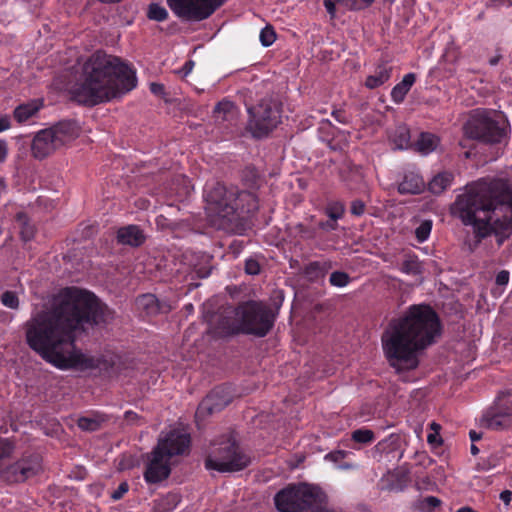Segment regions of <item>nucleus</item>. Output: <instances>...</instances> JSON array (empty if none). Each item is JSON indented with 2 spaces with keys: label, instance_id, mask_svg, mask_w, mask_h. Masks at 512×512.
<instances>
[{
  "label": "nucleus",
  "instance_id": "obj_1",
  "mask_svg": "<svg viewBox=\"0 0 512 512\" xmlns=\"http://www.w3.org/2000/svg\"><path fill=\"white\" fill-rule=\"evenodd\" d=\"M108 307L91 292L76 287L61 290L51 309L33 313L25 323L26 342L42 359L61 370L98 367V360L75 346V333L84 324H100L110 317Z\"/></svg>",
  "mask_w": 512,
  "mask_h": 512
},
{
  "label": "nucleus",
  "instance_id": "obj_2",
  "mask_svg": "<svg viewBox=\"0 0 512 512\" xmlns=\"http://www.w3.org/2000/svg\"><path fill=\"white\" fill-rule=\"evenodd\" d=\"M440 335L437 314L427 305H413L392 320L381 337L384 356L396 373L419 366V355Z\"/></svg>",
  "mask_w": 512,
  "mask_h": 512
},
{
  "label": "nucleus",
  "instance_id": "obj_3",
  "mask_svg": "<svg viewBox=\"0 0 512 512\" xmlns=\"http://www.w3.org/2000/svg\"><path fill=\"white\" fill-rule=\"evenodd\" d=\"M464 223L472 224L481 237L512 229V182L479 180L468 185L455 201Z\"/></svg>",
  "mask_w": 512,
  "mask_h": 512
},
{
  "label": "nucleus",
  "instance_id": "obj_4",
  "mask_svg": "<svg viewBox=\"0 0 512 512\" xmlns=\"http://www.w3.org/2000/svg\"><path fill=\"white\" fill-rule=\"evenodd\" d=\"M136 84L134 70L118 58L98 51L84 64L81 81L72 85L69 93L78 103L94 106L124 95Z\"/></svg>",
  "mask_w": 512,
  "mask_h": 512
},
{
  "label": "nucleus",
  "instance_id": "obj_5",
  "mask_svg": "<svg viewBox=\"0 0 512 512\" xmlns=\"http://www.w3.org/2000/svg\"><path fill=\"white\" fill-rule=\"evenodd\" d=\"M204 199L209 221L219 229L226 228L237 211L252 213L258 209L257 198L253 193L226 187L219 182L206 184Z\"/></svg>",
  "mask_w": 512,
  "mask_h": 512
},
{
  "label": "nucleus",
  "instance_id": "obj_6",
  "mask_svg": "<svg viewBox=\"0 0 512 512\" xmlns=\"http://www.w3.org/2000/svg\"><path fill=\"white\" fill-rule=\"evenodd\" d=\"M235 323L223 326L222 335L235 333L254 334L260 337L265 336L273 326L274 316L271 310L264 304L258 302H247L234 311Z\"/></svg>",
  "mask_w": 512,
  "mask_h": 512
},
{
  "label": "nucleus",
  "instance_id": "obj_7",
  "mask_svg": "<svg viewBox=\"0 0 512 512\" xmlns=\"http://www.w3.org/2000/svg\"><path fill=\"white\" fill-rule=\"evenodd\" d=\"M250 458L241 450L232 435H224L213 442L205 460L208 470L236 472L246 468Z\"/></svg>",
  "mask_w": 512,
  "mask_h": 512
},
{
  "label": "nucleus",
  "instance_id": "obj_8",
  "mask_svg": "<svg viewBox=\"0 0 512 512\" xmlns=\"http://www.w3.org/2000/svg\"><path fill=\"white\" fill-rule=\"evenodd\" d=\"M249 121L247 130L254 138H263L280 123L281 109L279 103L270 98H263L257 105L247 109Z\"/></svg>",
  "mask_w": 512,
  "mask_h": 512
},
{
  "label": "nucleus",
  "instance_id": "obj_9",
  "mask_svg": "<svg viewBox=\"0 0 512 512\" xmlns=\"http://www.w3.org/2000/svg\"><path fill=\"white\" fill-rule=\"evenodd\" d=\"M464 134L471 139L487 143H498L504 138L505 131L491 117L490 112L477 109L471 113L464 125Z\"/></svg>",
  "mask_w": 512,
  "mask_h": 512
},
{
  "label": "nucleus",
  "instance_id": "obj_10",
  "mask_svg": "<svg viewBox=\"0 0 512 512\" xmlns=\"http://www.w3.org/2000/svg\"><path fill=\"white\" fill-rule=\"evenodd\" d=\"M226 0H167L170 9L178 16L201 21L208 18Z\"/></svg>",
  "mask_w": 512,
  "mask_h": 512
},
{
  "label": "nucleus",
  "instance_id": "obj_11",
  "mask_svg": "<svg viewBox=\"0 0 512 512\" xmlns=\"http://www.w3.org/2000/svg\"><path fill=\"white\" fill-rule=\"evenodd\" d=\"M189 446V434L180 430H172L165 437L159 439L154 450L172 460L174 456L184 454Z\"/></svg>",
  "mask_w": 512,
  "mask_h": 512
},
{
  "label": "nucleus",
  "instance_id": "obj_12",
  "mask_svg": "<svg viewBox=\"0 0 512 512\" xmlns=\"http://www.w3.org/2000/svg\"><path fill=\"white\" fill-rule=\"evenodd\" d=\"M40 470V460L38 457L33 456L21 459L5 468L3 471V477L8 482L21 483L36 475Z\"/></svg>",
  "mask_w": 512,
  "mask_h": 512
},
{
  "label": "nucleus",
  "instance_id": "obj_13",
  "mask_svg": "<svg viewBox=\"0 0 512 512\" xmlns=\"http://www.w3.org/2000/svg\"><path fill=\"white\" fill-rule=\"evenodd\" d=\"M171 459L153 449L144 472L148 484H157L167 479L171 473Z\"/></svg>",
  "mask_w": 512,
  "mask_h": 512
},
{
  "label": "nucleus",
  "instance_id": "obj_14",
  "mask_svg": "<svg viewBox=\"0 0 512 512\" xmlns=\"http://www.w3.org/2000/svg\"><path fill=\"white\" fill-rule=\"evenodd\" d=\"M231 402L230 393L221 387H217L210 392L199 404L196 417L204 418L213 413L224 409Z\"/></svg>",
  "mask_w": 512,
  "mask_h": 512
},
{
  "label": "nucleus",
  "instance_id": "obj_15",
  "mask_svg": "<svg viewBox=\"0 0 512 512\" xmlns=\"http://www.w3.org/2000/svg\"><path fill=\"white\" fill-rule=\"evenodd\" d=\"M300 512H313L327 504L326 493L318 486L310 484L299 485Z\"/></svg>",
  "mask_w": 512,
  "mask_h": 512
},
{
  "label": "nucleus",
  "instance_id": "obj_16",
  "mask_svg": "<svg viewBox=\"0 0 512 512\" xmlns=\"http://www.w3.org/2000/svg\"><path fill=\"white\" fill-rule=\"evenodd\" d=\"M51 128L40 130L33 138L31 145L32 155L37 159H44L59 149Z\"/></svg>",
  "mask_w": 512,
  "mask_h": 512
},
{
  "label": "nucleus",
  "instance_id": "obj_17",
  "mask_svg": "<svg viewBox=\"0 0 512 512\" xmlns=\"http://www.w3.org/2000/svg\"><path fill=\"white\" fill-rule=\"evenodd\" d=\"M274 501L280 512H300L299 485L290 486L279 491Z\"/></svg>",
  "mask_w": 512,
  "mask_h": 512
},
{
  "label": "nucleus",
  "instance_id": "obj_18",
  "mask_svg": "<svg viewBox=\"0 0 512 512\" xmlns=\"http://www.w3.org/2000/svg\"><path fill=\"white\" fill-rule=\"evenodd\" d=\"M50 128L60 148L77 139L81 133L80 125L74 120L60 121Z\"/></svg>",
  "mask_w": 512,
  "mask_h": 512
},
{
  "label": "nucleus",
  "instance_id": "obj_19",
  "mask_svg": "<svg viewBox=\"0 0 512 512\" xmlns=\"http://www.w3.org/2000/svg\"><path fill=\"white\" fill-rule=\"evenodd\" d=\"M425 187V182L419 173L408 171L404 174L402 181L398 185V191L401 194H418Z\"/></svg>",
  "mask_w": 512,
  "mask_h": 512
},
{
  "label": "nucleus",
  "instance_id": "obj_20",
  "mask_svg": "<svg viewBox=\"0 0 512 512\" xmlns=\"http://www.w3.org/2000/svg\"><path fill=\"white\" fill-rule=\"evenodd\" d=\"M117 240L120 244L136 247L144 242L145 236L138 226L128 225L118 230Z\"/></svg>",
  "mask_w": 512,
  "mask_h": 512
},
{
  "label": "nucleus",
  "instance_id": "obj_21",
  "mask_svg": "<svg viewBox=\"0 0 512 512\" xmlns=\"http://www.w3.org/2000/svg\"><path fill=\"white\" fill-rule=\"evenodd\" d=\"M481 422L488 429L501 430L512 425V415L504 412H487Z\"/></svg>",
  "mask_w": 512,
  "mask_h": 512
},
{
  "label": "nucleus",
  "instance_id": "obj_22",
  "mask_svg": "<svg viewBox=\"0 0 512 512\" xmlns=\"http://www.w3.org/2000/svg\"><path fill=\"white\" fill-rule=\"evenodd\" d=\"M108 419L106 414L96 411L80 417L77 420V425L83 431L93 432L100 429Z\"/></svg>",
  "mask_w": 512,
  "mask_h": 512
},
{
  "label": "nucleus",
  "instance_id": "obj_23",
  "mask_svg": "<svg viewBox=\"0 0 512 512\" xmlns=\"http://www.w3.org/2000/svg\"><path fill=\"white\" fill-rule=\"evenodd\" d=\"M416 76L414 73L406 74L402 81L396 84L391 91V99L394 103L399 104L402 103L405 99V96L415 83Z\"/></svg>",
  "mask_w": 512,
  "mask_h": 512
},
{
  "label": "nucleus",
  "instance_id": "obj_24",
  "mask_svg": "<svg viewBox=\"0 0 512 512\" xmlns=\"http://www.w3.org/2000/svg\"><path fill=\"white\" fill-rule=\"evenodd\" d=\"M454 175L452 172L443 171L435 175L428 184L429 190L436 195L443 193L452 185Z\"/></svg>",
  "mask_w": 512,
  "mask_h": 512
},
{
  "label": "nucleus",
  "instance_id": "obj_25",
  "mask_svg": "<svg viewBox=\"0 0 512 512\" xmlns=\"http://www.w3.org/2000/svg\"><path fill=\"white\" fill-rule=\"evenodd\" d=\"M374 0H324V6L331 17L335 16V2L350 10H359L373 3Z\"/></svg>",
  "mask_w": 512,
  "mask_h": 512
},
{
  "label": "nucleus",
  "instance_id": "obj_26",
  "mask_svg": "<svg viewBox=\"0 0 512 512\" xmlns=\"http://www.w3.org/2000/svg\"><path fill=\"white\" fill-rule=\"evenodd\" d=\"M391 77V68L387 65H380L377 67L373 75L366 78L365 86L368 89H375L386 83Z\"/></svg>",
  "mask_w": 512,
  "mask_h": 512
},
{
  "label": "nucleus",
  "instance_id": "obj_27",
  "mask_svg": "<svg viewBox=\"0 0 512 512\" xmlns=\"http://www.w3.org/2000/svg\"><path fill=\"white\" fill-rule=\"evenodd\" d=\"M439 145V138L431 133H421L416 142L417 150L423 154L428 155L433 152Z\"/></svg>",
  "mask_w": 512,
  "mask_h": 512
},
{
  "label": "nucleus",
  "instance_id": "obj_28",
  "mask_svg": "<svg viewBox=\"0 0 512 512\" xmlns=\"http://www.w3.org/2000/svg\"><path fill=\"white\" fill-rule=\"evenodd\" d=\"M41 108V104L34 101L26 104L19 105L14 110V118L19 123H24L33 117Z\"/></svg>",
  "mask_w": 512,
  "mask_h": 512
},
{
  "label": "nucleus",
  "instance_id": "obj_29",
  "mask_svg": "<svg viewBox=\"0 0 512 512\" xmlns=\"http://www.w3.org/2000/svg\"><path fill=\"white\" fill-rule=\"evenodd\" d=\"M236 114V107L231 101H221L214 108V117L217 121L232 120Z\"/></svg>",
  "mask_w": 512,
  "mask_h": 512
},
{
  "label": "nucleus",
  "instance_id": "obj_30",
  "mask_svg": "<svg viewBox=\"0 0 512 512\" xmlns=\"http://www.w3.org/2000/svg\"><path fill=\"white\" fill-rule=\"evenodd\" d=\"M390 139L396 149H405L409 146L410 132L409 129L404 126L396 127L390 135Z\"/></svg>",
  "mask_w": 512,
  "mask_h": 512
},
{
  "label": "nucleus",
  "instance_id": "obj_31",
  "mask_svg": "<svg viewBox=\"0 0 512 512\" xmlns=\"http://www.w3.org/2000/svg\"><path fill=\"white\" fill-rule=\"evenodd\" d=\"M180 502V497L175 493L167 494L156 502L159 512H169L174 510Z\"/></svg>",
  "mask_w": 512,
  "mask_h": 512
},
{
  "label": "nucleus",
  "instance_id": "obj_32",
  "mask_svg": "<svg viewBox=\"0 0 512 512\" xmlns=\"http://www.w3.org/2000/svg\"><path fill=\"white\" fill-rule=\"evenodd\" d=\"M400 270L408 275H418L421 273V265L416 256H407L403 261Z\"/></svg>",
  "mask_w": 512,
  "mask_h": 512
},
{
  "label": "nucleus",
  "instance_id": "obj_33",
  "mask_svg": "<svg viewBox=\"0 0 512 512\" xmlns=\"http://www.w3.org/2000/svg\"><path fill=\"white\" fill-rule=\"evenodd\" d=\"M147 17L150 20L162 22L167 19L168 12L165 9V7H163L157 3H152L148 7Z\"/></svg>",
  "mask_w": 512,
  "mask_h": 512
},
{
  "label": "nucleus",
  "instance_id": "obj_34",
  "mask_svg": "<svg viewBox=\"0 0 512 512\" xmlns=\"http://www.w3.org/2000/svg\"><path fill=\"white\" fill-rule=\"evenodd\" d=\"M137 304L140 308H143L147 313H154L157 311V299L154 295L146 294L142 295L137 299Z\"/></svg>",
  "mask_w": 512,
  "mask_h": 512
},
{
  "label": "nucleus",
  "instance_id": "obj_35",
  "mask_svg": "<svg viewBox=\"0 0 512 512\" xmlns=\"http://www.w3.org/2000/svg\"><path fill=\"white\" fill-rule=\"evenodd\" d=\"M327 216L334 221L341 219L345 212V206L341 202H331L326 207Z\"/></svg>",
  "mask_w": 512,
  "mask_h": 512
},
{
  "label": "nucleus",
  "instance_id": "obj_36",
  "mask_svg": "<svg viewBox=\"0 0 512 512\" xmlns=\"http://www.w3.org/2000/svg\"><path fill=\"white\" fill-rule=\"evenodd\" d=\"M352 439L362 444L371 443L374 440V433L370 429H357L352 432Z\"/></svg>",
  "mask_w": 512,
  "mask_h": 512
},
{
  "label": "nucleus",
  "instance_id": "obj_37",
  "mask_svg": "<svg viewBox=\"0 0 512 512\" xmlns=\"http://www.w3.org/2000/svg\"><path fill=\"white\" fill-rule=\"evenodd\" d=\"M432 222L429 220L423 221L415 230L417 240L422 243L426 241L431 233Z\"/></svg>",
  "mask_w": 512,
  "mask_h": 512
},
{
  "label": "nucleus",
  "instance_id": "obj_38",
  "mask_svg": "<svg viewBox=\"0 0 512 512\" xmlns=\"http://www.w3.org/2000/svg\"><path fill=\"white\" fill-rule=\"evenodd\" d=\"M260 42L263 46L268 47L272 45L276 40V34L271 26H266L260 32Z\"/></svg>",
  "mask_w": 512,
  "mask_h": 512
},
{
  "label": "nucleus",
  "instance_id": "obj_39",
  "mask_svg": "<svg viewBox=\"0 0 512 512\" xmlns=\"http://www.w3.org/2000/svg\"><path fill=\"white\" fill-rule=\"evenodd\" d=\"M329 281L335 287H345L349 283L348 274L335 271L330 275Z\"/></svg>",
  "mask_w": 512,
  "mask_h": 512
},
{
  "label": "nucleus",
  "instance_id": "obj_40",
  "mask_svg": "<svg viewBox=\"0 0 512 512\" xmlns=\"http://www.w3.org/2000/svg\"><path fill=\"white\" fill-rule=\"evenodd\" d=\"M1 302L4 306L11 309H16L19 306V300L17 295L11 291H6L2 294Z\"/></svg>",
  "mask_w": 512,
  "mask_h": 512
},
{
  "label": "nucleus",
  "instance_id": "obj_41",
  "mask_svg": "<svg viewBox=\"0 0 512 512\" xmlns=\"http://www.w3.org/2000/svg\"><path fill=\"white\" fill-rule=\"evenodd\" d=\"M441 505V500L435 496H428L423 499L422 507L427 509L429 512Z\"/></svg>",
  "mask_w": 512,
  "mask_h": 512
},
{
  "label": "nucleus",
  "instance_id": "obj_42",
  "mask_svg": "<svg viewBox=\"0 0 512 512\" xmlns=\"http://www.w3.org/2000/svg\"><path fill=\"white\" fill-rule=\"evenodd\" d=\"M19 221L22 222L21 236L24 241H29L34 236V228L25 221H22V216H19Z\"/></svg>",
  "mask_w": 512,
  "mask_h": 512
},
{
  "label": "nucleus",
  "instance_id": "obj_43",
  "mask_svg": "<svg viewBox=\"0 0 512 512\" xmlns=\"http://www.w3.org/2000/svg\"><path fill=\"white\" fill-rule=\"evenodd\" d=\"M129 490V484L127 482H122L118 488L113 491L111 494V498L114 501L120 500Z\"/></svg>",
  "mask_w": 512,
  "mask_h": 512
},
{
  "label": "nucleus",
  "instance_id": "obj_44",
  "mask_svg": "<svg viewBox=\"0 0 512 512\" xmlns=\"http://www.w3.org/2000/svg\"><path fill=\"white\" fill-rule=\"evenodd\" d=\"M347 455H348L347 451L337 450V451H333V452H330L327 455H325V459L329 460L331 462L337 463V462L343 460Z\"/></svg>",
  "mask_w": 512,
  "mask_h": 512
},
{
  "label": "nucleus",
  "instance_id": "obj_45",
  "mask_svg": "<svg viewBox=\"0 0 512 512\" xmlns=\"http://www.w3.org/2000/svg\"><path fill=\"white\" fill-rule=\"evenodd\" d=\"M510 274L507 270L500 271L495 278V282L499 286H506L509 282Z\"/></svg>",
  "mask_w": 512,
  "mask_h": 512
},
{
  "label": "nucleus",
  "instance_id": "obj_46",
  "mask_svg": "<svg viewBox=\"0 0 512 512\" xmlns=\"http://www.w3.org/2000/svg\"><path fill=\"white\" fill-rule=\"evenodd\" d=\"M245 270L250 275H256L260 272V267L257 261L247 260L245 264Z\"/></svg>",
  "mask_w": 512,
  "mask_h": 512
},
{
  "label": "nucleus",
  "instance_id": "obj_47",
  "mask_svg": "<svg viewBox=\"0 0 512 512\" xmlns=\"http://www.w3.org/2000/svg\"><path fill=\"white\" fill-rule=\"evenodd\" d=\"M350 210H351L352 214H354L356 216H360L365 211V205L362 201L355 200L352 202Z\"/></svg>",
  "mask_w": 512,
  "mask_h": 512
},
{
  "label": "nucleus",
  "instance_id": "obj_48",
  "mask_svg": "<svg viewBox=\"0 0 512 512\" xmlns=\"http://www.w3.org/2000/svg\"><path fill=\"white\" fill-rule=\"evenodd\" d=\"M427 442L434 447L440 446L442 444V439L439 432H430L427 436Z\"/></svg>",
  "mask_w": 512,
  "mask_h": 512
},
{
  "label": "nucleus",
  "instance_id": "obj_49",
  "mask_svg": "<svg viewBox=\"0 0 512 512\" xmlns=\"http://www.w3.org/2000/svg\"><path fill=\"white\" fill-rule=\"evenodd\" d=\"M332 116L339 122V123H342V124H346L348 123V117L346 115V113L342 110H334L332 112Z\"/></svg>",
  "mask_w": 512,
  "mask_h": 512
},
{
  "label": "nucleus",
  "instance_id": "obj_50",
  "mask_svg": "<svg viewBox=\"0 0 512 512\" xmlns=\"http://www.w3.org/2000/svg\"><path fill=\"white\" fill-rule=\"evenodd\" d=\"M318 226L322 230L332 231V230H335L337 228V221H334V220L330 219L329 221H326V222H320L318 224Z\"/></svg>",
  "mask_w": 512,
  "mask_h": 512
},
{
  "label": "nucleus",
  "instance_id": "obj_51",
  "mask_svg": "<svg viewBox=\"0 0 512 512\" xmlns=\"http://www.w3.org/2000/svg\"><path fill=\"white\" fill-rule=\"evenodd\" d=\"M150 91L157 96H163L164 95V86L160 83H151Z\"/></svg>",
  "mask_w": 512,
  "mask_h": 512
},
{
  "label": "nucleus",
  "instance_id": "obj_52",
  "mask_svg": "<svg viewBox=\"0 0 512 512\" xmlns=\"http://www.w3.org/2000/svg\"><path fill=\"white\" fill-rule=\"evenodd\" d=\"M10 452V445L9 443L4 440L0 439V458L6 456Z\"/></svg>",
  "mask_w": 512,
  "mask_h": 512
},
{
  "label": "nucleus",
  "instance_id": "obj_53",
  "mask_svg": "<svg viewBox=\"0 0 512 512\" xmlns=\"http://www.w3.org/2000/svg\"><path fill=\"white\" fill-rule=\"evenodd\" d=\"M499 497L504 502V504L508 506L512 499V493L510 490H504L500 493Z\"/></svg>",
  "mask_w": 512,
  "mask_h": 512
},
{
  "label": "nucleus",
  "instance_id": "obj_54",
  "mask_svg": "<svg viewBox=\"0 0 512 512\" xmlns=\"http://www.w3.org/2000/svg\"><path fill=\"white\" fill-rule=\"evenodd\" d=\"M7 143L4 140H0V162H3L7 157Z\"/></svg>",
  "mask_w": 512,
  "mask_h": 512
},
{
  "label": "nucleus",
  "instance_id": "obj_55",
  "mask_svg": "<svg viewBox=\"0 0 512 512\" xmlns=\"http://www.w3.org/2000/svg\"><path fill=\"white\" fill-rule=\"evenodd\" d=\"M10 128V120L8 117L0 118V132L6 131Z\"/></svg>",
  "mask_w": 512,
  "mask_h": 512
},
{
  "label": "nucleus",
  "instance_id": "obj_56",
  "mask_svg": "<svg viewBox=\"0 0 512 512\" xmlns=\"http://www.w3.org/2000/svg\"><path fill=\"white\" fill-rule=\"evenodd\" d=\"M491 3L496 7L510 6L512 5V0H491Z\"/></svg>",
  "mask_w": 512,
  "mask_h": 512
},
{
  "label": "nucleus",
  "instance_id": "obj_57",
  "mask_svg": "<svg viewBox=\"0 0 512 512\" xmlns=\"http://www.w3.org/2000/svg\"><path fill=\"white\" fill-rule=\"evenodd\" d=\"M124 416L127 421H134L138 417V415L133 411H126Z\"/></svg>",
  "mask_w": 512,
  "mask_h": 512
},
{
  "label": "nucleus",
  "instance_id": "obj_58",
  "mask_svg": "<svg viewBox=\"0 0 512 512\" xmlns=\"http://www.w3.org/2000/svg\"><path fill=\"white\" fill-rule=\"evenodd\" d=\"M192 68H193V62L192 61L186 62L183 67V69L185 70L184 74L187 75L188 73H190Z\"/></svg>",
  "mask_w": 512,
  "mask_h": 512
},
{
  "label": "nucleus",
  "instance_id": "obj_59",
  "mask_svg": "<svg viewBox=\"0 0 512 512\" xmlns=\"http://www.w3.org/2000/svg\"><path fill=\"white\" fill-rule=\"evenodd\" d=\"M469 435H470V439H471L473 442H474V441H477V440H479V439L481 438V435H480V434H478V433H477V432H475V431H470Z\"/></svg>",
  "mask_w": 512,
  "mask_h": 512
},
{
  "label": "nucleus",
  "instance_id": "obj_60",
  "mask_svg": "<svg viewBox=\"0 0 512 512\" xmlns=\"http://www.w3.org/2000/svg\"><path fill=\"white\" fill-rule=\"evenodd\" d=\"M430 429H431L432 432H436V431L440 432L441 426L438 423H436V422H432L430 424Z\"/></svg>",
  "mask_w": 512,
  "mask_h": 512
},
{
  "label": "nucleus",
  "instance_id": "obj_61",
  "mask_svg": "<svg viewBox=\"0 0 512 512\" xmlns=\"http://www.w3.org/2000/svg\"><path fill=\"white\" fill-rule=\"evenodd\" d=\"M456 512H477V511L469 506H464V507L459 508Z\"/></svg>",
  "mask_w": 512,
  "mask_h": 512
},
{
  "label": "nucleus",
  "instance_id": "obj_62",
  "mask_svg": "<svg viewBox=\"0 0 512 512\" xmlns=\"http://www.w3.org/2000/svg\"><path fill=\"white\" fill-rule=\"evenodd\" d=\"M353 468H355V465L349 464V463L339 465V469H342V470H348V469H353Z\"/></svg>",
  "mask_w": 512,
  "mask_h": 512
},
{
  "label": "nucleus",
  "instance_id": "obj_63",
  "mask_svg": "<svg viewBox=\"0 0 512 512\" xmlns=\"http://www.w3.org/2000/svg\"><path fill=\"white\" fill-rule=\"evenodd\" d=\"M478 452H479L478 448L474 444H472L471 445V453L473 455H476Z\"/></svg>",
  "mask_w": 512,
  "mask_h": 512
},
{
  "label": "nucleus",
  "instance_id": "obj_64",
  "mask_svg": "<svg viewBox=\"0 0 512 512\" xmlns=\"http://www.w3.org/2000/svg\"><path fill=\"white\" fill-rule=\"evenodd\" d=\"M313 236H314V234L312 232H304V235L302 237L312 238Z\"/></svg>",
  "mask_w": 512,
  "mask_h": 512
}]
</instances>
